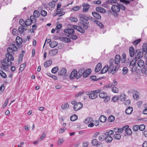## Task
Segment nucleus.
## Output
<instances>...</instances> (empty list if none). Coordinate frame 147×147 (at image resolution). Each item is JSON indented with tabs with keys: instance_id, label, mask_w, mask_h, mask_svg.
I'll return each mask as SVG.
<instances>
[{
	"instance_id": "7ed1b4c3",
	"label": "nucleus",
	"mask_w": 147,
	"mask_h": 147,
	"mask_svg": "<svg viewBox=\"0 0 147 147\" xmlns=\"http://www.w3.org/2000/svg\"><path fill=\"white\" fill-rule=\"evenodd\" d=\"M99 97L101 98H105L104 102H107L110 100V97L107 95L106 92H100L99 94Z\"/></svg>"
},
{
	"instance_id": "338daca9",
	"label": "nucleus",
	"mask_w": 147,
	"mask_h": 147,
	"mask_svg": "<svg viewBox=\"0 0 147 147\" xmlns=\"http://www.w3.org/2000/svg\"><path fill=\"white\" fill-rule=\"evenodd\" d=\"M139 129L138 125H135L133 127V130L134 131H137Z\"/></svg>"
},
{
	"instance_id": "a211bd4d",
	"label": "nucleus",
	"mask_w": 147,
	"mask_h": 147,
	"mask_svg": "<svg viewBox=\"0 0 147 147\" xmlns=\"http://www.w3.org/2000/svg\"><path fill=\"white\" fill-rule=\"evenodd\" d=\"M121 57L120 55H116L115 59V63L116 64H118L120 61Z\"/></svg>"
},
{
	"instance_id": "b1692460",
	"label": "nucleus",
	"mask_w": 147,
	"mask_h": 147,
	"mask_svg": "<svg viewBox=\"0 0 147 147\" xmlns=\"http://www.w3.org/2000/svg\"><path fill=\"white\" fill-rule=\"evenodd\" d=\"M133 111V109L131 107H129L125 110V113L127 115L131 114Z\"/></svg>"
},
{
	"instance_id": "ea45409f",
	"label": "nucleus",
	"mask_w": 147,
	"mask_h": 147,
	"mask_svg": "<svg viewBox=\"0 0 147 147\" xmlns=\"http://www.w3.org/2000/svg\"><path fill=\"white\" fill-rule=\"evenodd\" d=\"M0 75L4 78H6L7 77L6 74L1 70H0Z\"/></svg>"
},
{
	"instance_id": "4be33fe9",
	"label": "nucleus",
	"mask_w": 147,
	"mask_h": 147,
	"mask_svg": "<svg viewBox=\"0 0 147 147\" xmlns=\"http://www.w3.org/2000/svg\"><path fill=\"white\" fill-rule=\"evenodd\" d=\"M109 70V67L108 65H105L100 71L101 74H104Z\"/></svg>"
},
{
	"instance_id": "c756f323",
	"label": "nucleus",
	"mask_w": 147,
	"mask_h": 147,
	"mask_svg": "<svg viewBox=\"0 0 147 147\" xmlns=\"http://www.w3.org/2000/svg\"><path fill=\"white\" fill-rule=\"evenodd\" d=\"M67 36L69 38L73 40H76L78 38L77 36L76 35L74 34H68Z\"/></svg>"
},
{
	"instance_id": "bf43d9fd",
	"label": "nucleus",
	"mask_w": 147,
	"mask_h": 147,
	"mask_svg": "<svg viewBox=\"0 0 147 147\" xmlns=\"http://www.w3.org/2000/svg\"><path fill=\"white\" fill-rule=\"evenodd\" d=\"M98 26L100 27L101 28H104V26L102 23L98 21V22H96V24Z\"/></svg>"
},
{
	"instance_id": "0eeeda50",
	"label": "nucleus",
	"mask_w": 147,
	"mask_h": 147,
	"mask_svg": "<svg viewBox=\"0 0 147 147\" xmlns=\"http://www.w3.org/2000/svg\"><path fill=\"white\" fill-rule=\"evenodd\" d=\"M114 60L111 59L109 61V70L111 71V72L112 74H114L116 71V69H114L113 65Z\"/></svg>"
},
{
	"instance_id": "de8ad7c7",
	"label": "nucleus",
	"mask_w": 147,
	"mask_h": 147,
	"mask_svg": "<svg viewBox=\"0 0 147 147\" xmlns=\"http://www.w3.org/2000/svg\"><path fill=\"white\" fill-rule=\"evenodd\" d=\"M117 1L116 0H108L107 1V3L110 5H113V3H116Z\"/></svg>"
},
{
	"instance_id": "2f4dec72",
	"label": "nucleus",
	"mask_w": 147,
	"mask_h": 147,
	"mask_svg": "<svg viewBox=\"0 0 147 147\" xmlns=\"http://www.w3.org/2000/svg\"><path fill=\"white\" fill-rule=\"evenodd\" d=\"M69 106L68 103L66 102L64 104L62 105L61 107L62 109L65 110L67 109L69 107Z\"/></svg>"
},
{
	"instance_id": "4d7b16f0",
	"label": "nucleus",
	"mask_w": 147,
	"mask_h": 147,
	"mask_svg": "<svg viewBox=\"0 0 147 147\" xmlns=\"http://www.w3.org/2000/svg\"><path fill=\"white\" fill-rule=\"evenodd\" d=\"M46 137V134L45 133H43L41 135L40 137L38 140V141H40Z\"/></svg>"
},
{
	"instance_id": "f257e3e1",
	"label": "nucleus",
	"mask_w": 147,
	"mask_h": 147,
	"mask_svg": "<svg viewBox=\"0 0 147 147\" xmlns=\"http://www.w3.org/2000/svg\"><path fill=\"white\" fill-rule=\"evenodd\" d=\"M11 46V47L7 49L8 53L5 54V58L1 60V65L0 66V68L4 71H8L9 67L12 65L11 61L14 60V58L13 56L14 52L16 51L17 50V48L15 44H12Z\"/></svg>"
},
{
	"instance_id": "1a4fd4ad",
	"label": "nucleus",
	"mask_w": 147,
	"mask_h": 147,
	"mask_svg": "<svg viewBox=\"0 0 147 147\" xmlns=\"http://www.w3.org/2000/svg\"><path fill=\"white\" fill-rule=\"evenodd\" d=\"M80 20L84 23L87 24L89 23L88 21V17L87 16L84 15H81L80 16Z\"/></svg>"
},
{
	"instance_id": "4468645a",
	"label": "nucleus",
	"mask_w": 147,
	"mask_h": 147,
	"mask_svg": "<svg viewBox=\"0 0 147 147\" xmlns=\"http://www.w3.org/2000/svg\"><path fill=\"white\" fill-rule=\"evenodd\" d=\"M64 33L68 34H74L75 31L74 29H72L67 28L64 30Z\"/></svg>"
},
{
	"instance_id": "8fccbe9b",
	"label": "nucleus",
	"mask_w": 147,
	"mask_h": 147,
	"mask_svg": "<svg viewBox=\"0 0 147 147\" xmlns=\"http://www.w3.org/2000/svg\"><path fill=\"white\" fill-rule=\"evenodd\" d=\"M142 72L143 74L147 75V67H144L142 69Z\"/></svg>"
},
{
	"instance_id": "e2e57ef3",
	"label": "nucleus",
	"mask_w": 147,
	"mask_h": 147,
	"mask_svg": "<svg viewBox=\"0 0 147 147\" xmlns=\"http://www.w3.org/2000/svg\"><path fill=\"white\" fill-rule=\"evenodd\" d=\"M145 126L144 125H141L139 126V129L140 131H143L145 129Z\"/></svg>"
},
{
	"instance_id": "5fc2aeb1",
	"label": "nucleus",
	"mask_w": 147,
	"mask_h": 147,
	"mask_svg": "<svg viewBox=\"0 0 147 147\" xmlns=\"http://www.w3.org/2000/svg\"><path fill=\"white\" fill-rule=\"evenodd\" d=\"M128 69L127 67H123L122 69L123 74L124 75L126 74L128 72Z\"/></svg>"
},
{
	"instance_id": "c9c22d12",
	"label": "nucleus",
	"mask_w": 147,
	"mask_h": 147,
	"mask_svg": "<svg viewBox=\"0 0 147 147\" xmlns=\"http://www.w3.org/2000/svg\"><path fill=\"white\" fill-rule=\"evenodd\" d=\"M126 95L124 93H122L120 95L119 98L121 101H124L126 99Z\"/></svg>"
},
{
	"instance_id": "4c0bfd02",
	"label": "nucleus",
	"mask_w": 147,
	"mask_h": 147,
	"mask_svg": "<svg viewBox=\"0 0 147 147\" xmlns=\"http://www.w3.org/2000/svg\"><path fill=\"white\" fill-rule=\"evenodd\" d=\"M111 91L113 92L117 93L119 92V90L118 88L116 87H113L111 88Z\"/></svg>"
},
{
	"instance_id": "72a5a7b5",
	"label": "nucleus",
	"mask_w": 147,
	"mask_h": 147,
	"mask_svg": "<svg viewBox=\"0 0 147 147\" xmlns=\"http://www.w3.org/2000/svg\"><path fill=\"white\" fill-rule=\"evenodd\" d=\"M107 136L105 137V141L108 142H111L113 140L112 138L109 136Z\"/></svg>"
},
{
	"instance_id": "f03ea898",
	"label": "nucleus",
	"mask_w": 147,
	"mask_h": 147,
	"mask_svg": "<svg viewBox=\"0 0 147 147\" xmlns=\"http://www.w3.org/2000/svg\"><path fill=\"white\" fill-rule=\"evenodd\" d=\"M71 103L73 105H74L73 109L75 111H78L81 109L82 107L83 104L82 103L79 102H77L76 100H73L71 102Z\"/></svg>"
},
{
	"instance_id": "49530a36",
	"label": "nucleus",
	"mask_w": 147,
	"mask_h": 147,
	"mask_svg": "<svg viewBox=\"0 0 147 147\" xmlns=\"http://www.w3.org/2000/svg\"><path fill=\"white\" fill-rule=\"evenodd\" d=\"M115 119V117L112 115H110L108 118V121L110 122L113 121Z\"/></svg>"
},
{
	"instance_id": "774afa93",
	"label": "nucleus",
	"mask_w": 147,
	"mask_h": 147,
	"mask_svg": "<svg viewBox=\"0 0 147 147\" xmlns=\"http://www.w3.org/2000/svg\"><path fill=\"white\" fill-rule=\"evenodd\" d=\"M142 49L144 52H145L147 51V45L146 44H144L142 46Z\"/></svg>"
},
{
	"instance_id": "f3484780",
	"label": "nucleus",
	"mask_w": 147,
	"mask_h": 147,
	"mask_svg": "<svg viewBox=\"0 0 147 147\" xmlns=\"http://www.w3.org/2000/svg\"><path fill=\"white\" fill-rule=\"evenodd\" d=\"M60 40L65 42H70V39L67 37H60L59 38Z\"/></svg>"
},
{
	"instance_id": "dca6fc26",
	"label": "nucleus",
	"mask_w": 147,
	"mask_h": 147,
	"mask_svg": "<svg viewBox=\"0 0 147 147\" xmlns=\"http://www.w3.org/2000/svg\"><path fill=\"white\" fill-rule=\"evenodd\" d=\"M92 14L95 18L98 19L100 20L101 18V15L97 12H92Z\"/></svg>"
},
{
	"instance_id": "69168bd1",
	"label": "nucleus",
	"mask_w": 147,
	"mask_h": 147,
	"mask_svg": "<svg viewBox=\"0 0 147 147\" xmlns=\"http://www.w3.org/2000/svg\"><path fill=\"white\" fill-rule=\"evenodd\" d=\"M140 41L141 39H138L134 41L133 42V43L134 45H137L140 42Z\"/></svg>"
},
{
	"instance_id": "f8f14e48",
	"label": "nucleus",
	"mask_w": 147,
	"mask_h": 147,
	"mask_svg": "<svg viewBox=\"0 0 147 147\" xmlns=\"http://www.w3.org/2000/svg\"><path fill=\"white\" fill-rule=\"evenodd\" d=\"M91 72V70L90 69H87L85 71H84L82 75L83 77L84 78L87 77L90 74Z\"/></svg>"
},
{
	"instance_id": "6ab92c4d",
	"label": "nucleus",
	"mask_w": 147,
	"mask_h": 147,
	"mask_svg": "<svg viewBox=\"0 0 147 147\" xmlns=\"http://www.w3.org/2000/svg\"><path fill=\"white\" fill-rule=\"evenodd\" d=\"M84 69H82L79 70L77 72V79L79 78L82 75Z\"/></svg>"
},
{
	"instance_id": "a878e982",
	"label": "nucleus",
	"mask_w": 147,
	"mask_h": 147,
	"mask_svg": "<svg viewBox=\"0 0 147 147\" xmlns=\"http://www.w3.org/2000/svg\"><path fill=\"white\" fill-rule=\"evenodd\" d=\"M67 71V69L65 68H63L59 72V74L61 75H64L66 74Z\"/></svg>"
},
{
	"instance_id": "79ce46f5",
	"label": "nucleus",
	"mask_w": 147,
	"mask_h": 147,
	"mask_svg": "<svg viewBox=\"0 0 147 147\" xmlns=\"http://www.w3.org/2000/svg\"><path fill=\"white\" fill-rule=\"evenodd\" d=\"M85 93L84 91L80 92L75 95V97L76 98L82 96Z\"/></svg>"
},
{
	"instance_id": "680f3d73",
	"label": "nucleus",
	"mask_w": 147,
	"mask_h": 147,
	"mask_svg": "<svg viewBox=\"0 0 147 147\" xmlns=\"http://www.w3.org/2000/svg\"><path fill=\"white\" fill-rule=\"evenodd\" d=\"M129 126L128 125H125L123 126L121 128V133H122L124 131H125L126 132L127 129V128H129Z\"/></svg>"
},
{
	"instance_id": "423d86ee",
	"label": "nucleus",
	"mask_w": 147,
	"mask_h": 147,
	"mask_svg": "<svg viewBox=\"0 0 147 147\" xmlns=\"http://www.w3.org/2000/svg\"><path fill=\"white\" fill-rule=\"evenodd\" d=\"M120 5L118 4L117 5H113L111 7V9L112 11L115 12L114 13L115 16H116L117 15V13H118L120 11Z\"/></svg>"
},
{
	"instance_id": "e433bc0d",
	"label": "nucleus",
	"mask_w": 147,
	"mask_h": 147,
	"mask_svg": "<svg viewBox=\"0 0 147 147\" xmlns=\"http://www.w3.org/2000/svg\"><path fill=\"white\" fill-rule=\"evenodd\" d=\"M98 143L97 140L96 139L93 140L91 142V144L93 146H97Z\"/></svg>"
},
{
	"instance_id": "c85d7f7f",
	"label": "nucleus",
	"mask_w": 147,
	"mask_h": 147,
	"mask_svg": "<svg viewBox=\"0 0 147 147\" xmlns=\"http://www.w3.org/2000/svg\"><path fill=\"white\" fill-rule=\"evenodd\" d=\"M99 120L100 122H104L106 120L107 118L104 115H101L99 117Z\"/></svg>"
},
{
	"instance_id": "aec40b11",
	"label": "nucleus",
	"mask_w": 147,
	"mask_h": 147,
	"mask_svg": "<svg viewBox=\"0 0 147 147\" xmlns=\"http://www.w3.org/2000/svg\"><path fill=\"white\" fill-rule=\"evenodd\" d=\"M63 8H61L58 10H57V15H59V16H61L64 15L65 12L63 11Z\"/></svg>"
},
{
	"instance_id": "2eb2a0df",
	"label": "nucleus",
	"mask_w": 147,
	"mask_h": 147,
	"mask_svg": "<svg viewBox=\"0 0 147 147\" xmlns=\"http://www.w3.org/2000/svg\"><path fill=\"white\" fill-rule=\"evenodd\" d=\"M36 17L33 16H31L30 17V19H28L26 20L27 22L29 21L30 23H35L36 22Z\"/></svg>"
},
{
	"instance_id": "ddd939ff",
	"label": "nucleus",
	"mask_w": 147,
	"mask_h": 147,
	"mask_svg": "<svg viewBox=\"0 0 147 147\" xmlns=\"http://www.w3.org/2000/svg\"><path fill=\"white\" fill-rule=\"evenodd\" d=\"M129 53L130 57H133L134 56L135 54V50L133 47H131L129 48Z\"/></svg>"
},
{
	"instance_id": "393cba45",
	"label": "nucleus",
	"mask_w": 147,
	"mask_h": 147,
	"mask_svg": "<svg viewBox=\"0 0 147 147\" xmlns=\"http://www.w3.org/2000/svg\"><path fill=\"white\" fill-rule=\"evenodd\" d=\"M83 6V10L85 12L88 11L89 8V5L87 3H84Z\"/></svg>"
},
{
	"instance_id": "a19ab883",
	"label": "nucleus",
	"mask_w": 147,
	"mask_h": 147,
	"mask_svg": "<svg viewBox=\"0 0 147 147\" xmlns=\"http://www.w3.org/2000/svg\"><path fill=\"white\" fill-rule=\"evenodd\" d=\"M121 137V135L120 134H116L114 135V138L117 140H119Z\"/></svg>"
},
{
	"instance_id": "5701e85b",
	"label": "nucleus",
	"mask_w": 147,
	"mask_h": 147,
	"mask_svg": "<svg viewBox=\"0 0 147 147\" xmlns=\"http://www.w3.org/2000/svg\"><path fill=\"white\" fill-rule=\"evenodd\" d=\"M22 38L19 37L17 36L16 38V44L21 45L22 42Z\"/></svg>"
},
{
	"instance_id": "864d4df0",
	"label": "nucleus",
	"mask_w": 147,
	"mask_h": 147,
	"mask_svg": "<svg viewBox=\"0 0 147 147\" xmlns=\"http://www.w3.org/2000/svg\"><path fill=\"white\" fill-rule=\"evenodd\" d=\"M77 30L80 32L83 33L85 32L84 30L82 28V26H79Z\"/></svg>"
},
{
	"instance_id": "58836bf2",
	"label": "nucleus",
	"mask_w": 147,
	"mask_h": 147,
	"mask_svg": "<svg viewBox=\"0 0 147 147\" xmlns=\"http://www.w3.org/2000/svg\"><path fill=\"white\" fill-rule=\"evenodd\" d=\"M137 60V59H133L132 61L130 63L129 67L130 68H131V67L134 65L136 63Z\"/></svg>"
},
{
	"instance_id": "473e14b6",
	"label": "nucleus",
	"mask_w": 147,
	"mask_h": 147,
	"mask_svg": "<svg viewBox=\"0 0 147 147\" xmlns=\"http://www.w3.org/2000/svg\"><path fill=\"white\" fill-rule=\"evenodd\" d=\"M57 45V43L56 41H52L50 43V47L51 48H53Z\"/></svg>"
},
{
	"instance_id": "9b49d317",
	"label": "nucleus",
	"mask_w": 147,
	"mask_h": 147,
	"mask_svg": "<svg viewBox=\"0 0 147 147\" xmlns=\"http://www.w3.org/2000/svg\"><path fill=\"white\" fill-rule=\"evenodd\" d=\"M27 22L26 21H26H24L22 19H20L19 20V23L23 27H25L26 26H29L31 24V23H27V22Z\"/></svg>"
},
{
	"instance_id": "0e129e2a",
	"label": "nucleus",
	"mask_w": 147,
	"mask_h": 147,
	"mask_svg": "<svg viewBox=\"0 0 147 147\" xmlns=\"http://www.w3.org/2000/svg\"><path fill=\"white\" fill-rule=\"evenodd\" d=\"M26 66V63H24L20 65V70L22 71L25 68Z\"/></svg>"
},
{
	"instance_id": "412c9836",
	"label": "nucleus",
	"mask_w": 147,
	"mask_h": 147,
	"mask_svg": "<svg viewBox=\"0 0 147 147\" xmlns=\"http://www.w3.org/2000/svg\"><path fill=\"white\" fill-rule=\"evenodd\" d=\"M102 67V64L100 63H98L95 67V71L96 72H99L101 69Z\"/></svg>"
},
{
	"instance_id": "6e6552de",
	"label": "nucleus",
	"mask_w": 147,
	"mask_h": 147,
	"mask_svg": "<svg viewBox=\"0 0 147 147\" xmlns=\"http://www.w3.org/2000/svg\"><path fill=\"white\" fill-rule=\"evenodd\" d=\"M77 70L76 69H74L71 72L69 76V78L71 79H73L75 78L77 79Z\"/></svg>"
},
{
	"instance_id": "37998d69",
	"label": "nucleus",
	"mask_w": 147,
	"mask_h": 147,
	"mask_svg": "<svg viewBox=\"0 0 147 147\" xmlns=\"http://www.w3.org/2000/svg\"><path fill=\"white\" fill-rule=\"evenodd\" d=\"M122 58L121 59V61L122 63H125L126 60V55L125 53H123L122 55Z\"/></svg>"
},
{
	"instance_id": "f704fd0d",
	"label": "nucleus",
	"mask_w": 147,
	"mask_h": 147,
	"mask_svg": "<svg viewBox=\"0 0 147 147\" xmlns=\"http://www.w3.org/2000/svg\"><path fill=\"white\" fill-rule=\"evenodd\" d=\"M70 120L72 121H74L78 119V116L76 114H74L70 117Z\"/></svg>"
},
{
	"instance_id": "cd10ccee",
	"label": "nucleus",
	"mask_w": 147,
	"mask_h": 147,
	"mask_svg": "<svg viewBox=\"0 0 147 147\" xmlns=\"http://www.w3.org/2000/svg\"><path fill=\"white\" fill-rule=\"evenodd\" d=\"M137 64L139 67H141L144 65V61L142 59H140L138 61Z\"/></svg>"
},
{
	"instance_id": "20e7f679",
	"label": "nucleus",
	"mask_w": 147,
	"mask_h": 147,
	"mask_svg": "<svg viewBox=\"0 0 147 147\" xmlns=\"http://www.w3.org/2000/svg\"><path fill=\"white\" fill-rule=\"evenodd\" d=\"M85 93L86 95H89V98L92 99H95L98 96V94L94 93L92 91H86Z\"/></svg>"
},
{
	"instance_id": "39448f33",
	"label": "nucleus",
	"mask_w": 147,
	"mask_h": 147,
	"mask_svg": "<svg viewBox=\"0 0 147 147\" xmlns=\"http://www.w3.org/2000/svg\"><path fill=\"white\" fill-rule=\"evenodd\" d=\"M135 58L140 59L142 58L143 56V53L142 51H141L139 49H137L136 50L135 52Z\"/></svg>"
},
{
	"instance_id": "a18cd8bd",
	"label": "nucleus",
	"mask_w": 147,
	"mask_h": 147,
	"mask_svg": "<svg viewBox=\"0 0 147 147\" xmlns=\"http://www.w3.org/2000/svg\"><path fill=\"white\" fill-rule=\"evenodd\" d=\"M26 30L25 28L23 27V26H20L19 27L18 31L21 34L23 33L24 32V30Z\"/></svg>"
},
{
	"instance_id": "7c9ffc66",
	"label": "nucleus",
	"mask_w": 147,
	"mask_h": 147,
	"mask_svg": "<svg viewBox=\"0 0 147 147\" xmlns=\"http://www.w3.org/2000/svg\"><path fill=\"white\" fill-rule=\"evenodd\" d=\"M58 52V51L57 49H53L49 52V54L52 56H54L56 55Z\"/></svg>"
},
{
	"instance_id": "052dcab7",
	"label": "nucleus",
	"mask_w": 147,
	"mask_h": 147,
	"mask_svg": "<svg viewBox=\"0 0 147 147\" xmlns=\"http://www.w3.org/2000/svg\"><path fill=\"white\" fill-rule=\"evenodd\" d=\"M47 14V12L45 10H42L40 12L41 15L43 17L46 16Z\"/></svg>"
},
{
	"instance_id": "13d9d810",
	"label": "nucleus",
	"mask_w": 147,
	"mask_h": 147,
	"mask_svg": "<svg viewBox=\"0 0 147 147\" xmlns=\"http://www.w3.org/2000/svg\"><path fill=\"white\" fill-rule=\"evenodd\" d=\"M118 100V97L117 96H115L113 97L111 99V100L114 102H117Z\"/></svg>"
},
{
	"instance_id": "c03bdc74",
	"label": "nucleus",
	"mask_w": 147,
	"mask_h": 147,
	"mask_svg": "<svg viewBox=\"0 0 147 147\" xmlns=\"http://www.w3.org/2000/svg\"><path fill=\"white\" fill-rule=\"evenodd\" d=\"M59 69L58 67L56 66L53 67L51 70V72L53 74H55L58 71Z\"/></svg>"
},
{
	"instance_id": "09e8293b",
	"label": "nucleus",
	"mask_w": 147,
	"mask_h": 147,
	"mask_svg": "<svg viewBox=\"0 0 147 147\" xmlns=\"http://www.w3.org/2000/svg\"><path fill=\"white\" fill-rule=\"evenodd\" d=\"M33 15L35 17L38 18L40 15V14L38 11L35 10L33 12Z\"/></svg>"
},
{
	"instance_id": "bb28decb",
	"label": "nucleus",
	"mask_w": 147,
	"mask_h": 147,
	"mask_svg": "<svg viewBox=\"0 0 147 147\" xmlns=\"http://www.w3.org/2000/svg\"><path fill=\"white\" fill-rule=\"evenodd\" d=\"M52 61L51 60L47 61L44 63V66L45 67H48L52 64Z\"/></svg>"
},
{
	"instance_id": "6e6d98bb",
	"label": "nucleus",
	"mask_w": 147,
	"mask_h": 147,
	"mask_svg": "<svg viewBox=\"0 0 147 147\" xmlns=\"http://www.w3.org/2000/svg\"><path fill=\"white\" fill-rule=\"evenodd\" d=\"M114 133L113 131L112 130H110L109 131L105 133V136H109L112 135Z\"/></svg>"
},
{
	"instance_id": "603ef678",
	"label": "nucleus",
	"mask_w": 147,
	"mask_h": 147,
	"mask_svg": "<svg viewBox=\"0 0 147 147\" xmlns=\"http://www.w3.org/2000/svg\"><path fill=\"white\" fill-rule=\"evenodd\" d=\"M92 119L90 117L87 118L85 121L84 122L86 123H88L91 122L92 121Z\"/></svg>"
},
{
	"instance_id": "3c124183",
	"label": "nucleus",
	"mask_w": 147,
	"mask_h": 147,
	"mask_svg": "<svg viewBox=\"0 0 147 147\" xmlns=\"http://www.w3.org/2000/svg\"><path fill=\"white\" fill-rule=\"evenodd\" d=\"M128 135H130L132 133V131L131 129L129 128H127L125 132Z\"/></svg>"
},
{
	"instance_id": "9d476101",
	"label": "nucleus",
	"mask_w": 147,
	"mask_h": 147,
	"mask_svg": "<svg viewBox=\"0 0 147 147\" xmlns=\"http://www.w3.org/2000/svg\"><path fill=\"white\" fill-rule=\"evenodd\" d=\"M117 82L115 80H114L113 82L110 83L107 85L105 86V87L107 88H112L113 87L117 86Z\"/></svg>"
}]
</instances>
